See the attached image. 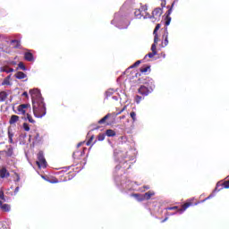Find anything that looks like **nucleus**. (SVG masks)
<instances>
[{"mask_svg":"<svg viewBox=\"0 0 229 229\" xmlns=\"http://www.w3.org/2000/svg\"><path fill=\"white\" fill-rule=\"evenodd\" d=\"M4 72L10 73V72H13V68H8L7 70H4Z\"/></svg>","mask_w":229,"mask_h":229,"instance_id":"obj_41","label":"nucleus"},{"mask_svg":"<svg viewBox=\"0 0 229 229\" xmlns=\"http://www.w3.org/2000/svg\"><path fill=\"white\" fill-rule=\"evenodd\" d=\"M140 72H142V73L148 72H148L151 71V66H150V65H148V64L143 65V66L140 67Z\"/></svg>","mask_w":229,"mask_h":229,"instance_id":"obj_17","label":"nucleus"},{"mask_svg":"<svg viewBox=\"0 0 229 229\" xmlns=\"http://www.w3.org/2000/svg\"><path fill=\"white\" fill-rule=\"evenodd\" d=\"M162 13H164V11L162 8L157 7L154 9L152 12V18L155 19V21H160V17H162Z\"/></svg>","mask_w":229,"mask_h":229,"instance_id":"obj_6","label":"nucleus"},{"mask_svg":"<svg viewBox=\"0 0 229 229\" xmlns=\"http://www.w3.org/2000/svg\"><path fill=\"white\" fill-rule=\"evenodd\" d=\"M32 100V110L35 117L40 118L46 115V104L38 89L30 90Z\"/></svg>","mask_w":229,"mask_h":229,"instance_id":"obj_1","label":"nucleus"},{"mask_svg":"<svg viewBox=\"0 0 229 229\" xmlns=\"http://www.w3.org/2000/svg\"><path fill=\"white\" fill-rule=\"evenodd\" d=\"M28 108H31V105L21 104V105L18 106V107H17L18 114L20 115H26V110H28Z\"/></svg>","mask_w":229,"mask_h":229,"instance_id":"obj_5","label":"nucleus"},{"mask_svg":"<svg viewBox=\"0 0 229 229\" xmlns=\"http://www.w3.org/2000/svg\"><path fill=\"white\" fill-rule=\"evenodd\" d=\"M158 30H160V23L157 24L154 31H153V35H154V38H155V42H158L160 39L158 38Z\"/></svg>","mask_w":229,"mask_h":229,"instance_id":"obj_11","label":"nucleus"},{"mask_svg":"<svg viewBox=\"0 0 229 229\" xmlns=\"http://www.w3.org/2000/svg\"><path fill=\"white\" fill-rule=\"evenodd\" d=\"M6 98H8V93L5 91L0 92V103H3V101H6Z\"/></svg>","mask_w":229,"mask_h":229,"instance_id":"obj_18","label":"nucleus"},{"mask_svg":"<svg viewBox=\"0 0 229 229\" xmlns=\"http://www.w3.org/2000/svg\"><path fill=\"white\" fill-rule=\"evenodd\" d=\"M15 176L17 177L15 182H21V176L19 175V174L15 173Z\"/></svg>","mask_w":229,"mask_h":229,"instance_id":"obj_42","label":"nucleus"},{"mask_svg":"<svg viewBox=\"0 0 229 229\" xmlns=\"http://www.w3.org/2000/svg\"><path fill=\"white\" fill-rule=\"evenodd\" d=\"M168 37H169V32L167 31V27H166V28H165V30H164L163 40H162V43H161V47H166V46L169 45Z\"/></svg>","mask_w":229,"mask_h":229,"instance_id":"obj_7","label":"nucleus"},{"mask_svg":"<svg viewBox=\"0 0 229 229\" xmlns=\"http://www.w3.org/2000/svg\"><path fill=\"white\" fill-rule=\"evenodd\" d=\"M11 44H15L14 49H21V41L20 40L13 39V40H11Z\"/></svg>","mask_w":229,"mask_h":229,"instance_id":"obj_19","label":"nucleus"},{"mask_svg":"<svg viewBox=\"0 0 229 229\" xmlns=\"http://www.w3.org/2000/svg\"><path fill=\"white\" fill-rule=\"evenodd\" d=\"M78 155L80 157H81V155H83V151L77 150V151L73 152L72 157L76 160V158H78Z\"/></svg>","mask_w":229,"mask_h":229,"instance_id":"obj_27","label":"nucleus"},{"mask_svg":"<svg viewBox=\"0 0 229 229\" xmlns=\"http://www.w3.org/2000/svg\"><path fill=\"white\" fill-rule=\"evenodd\" d=\"M167 217H165V219H163L162 221H161V223H165V221H167Z\"/></svg>","mask_w":229,"mask_h":229,"instance_id":"obj_49","label":"nucleus"},{"mask_svg":"<svg viewBox=\"0 0 229 229\" xmlns=\"http://www.w3.org/2000/svg\"><path fill=\"white\" fill-rule=\"evenodd\" d=\"M161 6L164 8V6H165V1H163L162 3H161Z\"/></svg>","mask_w":229,"mask_h":229,"instance_id":"obj_48","label":"nucleus"},{"mask_svg":"<svg viewBox=\"0 0 229 229\" xmlns=\"http://www.w3.org/2000/svg\"><path fill=\"white\" fill-rule=\"evenodd\" d=\"M0 199H3V201H6V199H4V191H0Z\"/></svg>","mask_w":229,"mask_h":229,"instance_id":"obj_39","label":"nucleus"},{"mask_svg":"<svg viewBox=\"0 0 229 229\" xmlns=\"http://www.w3.org/2000/svg\"><path fill=\"white\" fill-rule=\"evenodd\" d=\"M23 130L25 131H30V124H28L27 123H23Z\"/></svg>","mask_w":229,"mask_h":229,"instance_id":"obj_37","label":"nucleus"},{"mask_svg":"<svg viewBox=\"0 0 229 229\" xmlns=\"http://www.w3.org/2000/svg\"><path fill=\"white\" fill-rule=\"evenodd\" d=\"M124 110H126V106H124L123 107V109L119 113L116 114V115H120V114H123V112H124Z\"/></svg>","mask_w":229,"mask_h":229,"instance_id":"obj_43","label":"nucleus"},{"mask_svg":"<svg viewBox=\"0 0 229 229\" xmlns=\"http://www.w3.org/2000/svg\"><path fill=\"white\" fill-rule=\"evenodd\" d=\"M106 137V134H105V133H100V134H98V140L101 142V141H103V140H105V138Z\"/></svg>","mask_w":229,"mask_h":229,"instance_id":"obj_30","label":"nucleus"},{"mask_svg":"<svg viewBox=\"0 0 229 229\" xmlns=\"http://www.w3.org/2000/svg\"><path fill=\"white\" fill-rule=\"evenodd\" d=\"M130 115H131V117L133 122L137 121V118H136L137 117V114H135L134 111L131 112Z\"/></svg>","mask_w":229,"mask_h":229,"instance_id":"obj_35","label":"nucleus"},{"mask_svg":"<svg viewBox=\"0 0 229 229\" xmlns=\"http://www.w3.org/2000/svg\"><path fill=\"white\" fill-rule=\"evenodd\" d=\"M153 90H155V84L153 82H150L145 83V85H141L139 88L138 92L140 94V96L146 97L149 96V94H151Z\"/></svg>","mask_w":229,"mask_h":229,"instance_id":"obj_2","label":"nucleus"},{"mask_svg":"<svg viewBox=\"0 0 229 229\" xmlns=\"http://www.w3.org/2000/svg\"><path fill=\"white\" fill-rule=\"evenodd\" d=\"M24 59L27 61V62H33V60H35V57H33V54L30 53V52H26L24 54Z\"/></svg>","mask_w":229,"mask_h":229,"instance_id":"obj_13","label":"nucleus"},{"mask_svg":"<svg viewBox=\"0 0 229 229\" xmlns=\"http://www.w3.org/2000/svg\"><path fill=\"white\" fill-rule=\"evenodd\" d=\"M173 6H174V2L172 4L171 7L166 12V17H165V26H169V24H171V16L170 15L173 13Z\"/></svg>","mask_w":229,"mask_h":229,"instance_id":"obj_9","label":"nucleus"},{"mask_svg":"<svg viewBox=\"0 0 229 229\" xmlns=\"http://www.w3.org/2000/svg\"><path fill=\"white\" fill-rule=\"evenodd\" d=\"M19 121V116L18 115H15V114H13L11 116V119L9 121L10 124H15V123H17Z\"/></svg>","mask_w":229,"mask_h":229,"instance_id":"obj_21","label":"nucleus"},{"mask_svg":"<svg viewBox=\"0 0 229 229\" xmlns=\"http://www.w3.org/2000/svg\"><path fill=\"white\" fill-rule=\"evenodd\" d=\"M210 198H214V193H211L208 198L204 199V201H207V199H210Z\"/></svg>","mask_w":229,"mask_h":229,"instance_id":"obj_45","label":"nucleus"},{"mask_svg":"<svg viewBox=\"0 0 229 229\" xmlns=\"http://www.w3.org/2000/svg\"><path fill=\"white\" fill-rule=\"evenodd\" d=\"M142 99H144V98H142L141 96L137 95L135 97V103H137L139 105V103H140V101H142Z\"/></svg>","mask_w":229,"mask_h":229,"instance_id":"obj_34","label":"nucleus"},{"mask_svg":"<svg viewBox=\"0 0 229 229\" xmlns=\"http://www.w3.org/2000/svg\"><path fill=\"white\" fill-rule=\"evenodd\" d=\"M92 140H94V135H92L89 140L86 142V146H90L92 144Z\"/></svg>","mask_w":229,"mask_h":229,"instance_id":"obj_38","label":"nucleus"},{"mask_svg":"<svg viewBox=\"0 0 229 229\" xmlns=\"http://www.w3.org/2000/svg\"><path fill=\"white\" fill-rule=\"evenodd\" d=\"M125 115L120 116V119H125Z\"/></svg>","mask_w":229,"mask_h":229,"instance_id":"obj_50","label":"nucleus"},{"mask_svg":"<svg viewBox=\"0 0 229 229\" xmlns=\"http://www.w3.org/2000/svg\"><path fill=\"white\" fill-rule=\"evenodd\" d=\"M27 119H28L29 123L35 124V120H33V117H31L30 114H27Z\"/></svg>","mask_w":229,"mask_h":229,"instance_id":"obj_36","label":"nucleus"},{"mask_svg":"<svg viewBox=\"0 0 229 229\" xmlns=\"http://www.w3.org/2000/svg\"><path fill=\"white\" fill-rule=\"evenodd\" d=\"M34 139L35 142H40V140H42V137H40V134L38 132H36Z\"/></svg>","mask_w":229,"mask_h":229,"instance_id":"obj_29","label":"nucleus"},{"mask_svg":"<svg viewBox=\"0 0 229 229\" xmlns=\"http://www.w3.org/2000/svg\"><path fill=\"white\" fill-rule=\"evenodd\" d=\"M111 116L112 114H106L102 119L98 121V124H106V120L110 119Z\"/></svg>","mask_w":229,"mask_h":229,"instance_id":"obj_15","label":"nucleus"},{"mask_svg":"<svg viewBox=\"0 0 229 229\" xmlns=\"http://www.w3.org/2000/svg\"><path fill=\"white\" fill-rule=\"evenodd\" d=\"M1 133H3V128H0V137H1Z\"/></svg>","mask_w":229,"mask_h":229,"instance_id":"obj_51","label":"nucleus"},{"mask_svg":"<svg viewBox=\"0 0 229 229\" xmlns=\"http://www.w3.org/2000/svg\"><path fill=\"white\" fill-rule=\"evenodd\" d=\"M0 178H10V172L4 166L0 168Z\"/></svg>","mask_w":229,"mask_h":229,"instance_id":"obj_10","label":"nucleus"},{"mask_svg":"<svg viewBox=\"0 0 229 229\" xmlns=\"http://www.w3.org/2000/svg\"><path fill=\"white\" fill-rule=\"evenodd\" d=\"M157 54H155V52H152V53H148L147 55V56H148V58H153Z\"/></svg>","mask_w":229,"mask_h":229,"instance_id":"obj_40","label":"nucleus"},{"mask_svg":"<svg viewBox=\"0 0 229 229\" xmlns=\"http://www.w3.org/2000/svg\"><path fill=\"white\" fill-rule=\"evenodd\" d=\"M106 135L107 137H115V132H114V130L109 129V130H106Z\"/></svg>","mask_w":229,"mask_h":229,"instance_id":"obj_25","label":"nucleus"},{"mask_svg":"<svg viewBox=\"0 0 229 229\" xmlns=\"http://www.w3.org/2000/svg\"><path fill=\"white\" fill-rule=\"evenodd\" d=\"M36 164L39 169H46L47 167V161H46V157H44V152L40 150L38 153V160Z\"/></svg>","mask_w":229,"mask_h":229,"instance_id":"obj_3","label":"nucleus"},{"mask_svg":"<svg viewBox=\"0 0 229 229\" xmlns=\"http://www.w3.org/2000/svg\"><path fill=\"white\" fill-rule=\"evenodd\" d=\"M142 62L140 60L136 61L132 65H131V69H134V67H139Z\"/></svg>","mask_w":229,"mask_h":229,"instance_id":"obj_31","label":"nucleus"},{"mask_svg":"<svg viewBox=\"0 0 229 229\" xmlns=\"http://www.w3.org/2000/svg\"><path fill=\"white\" fill-rule=\"evenodd\" d=\"M107 125L110 124L109 123H106Z\"/></svg>","mask_w":229,"mask_h":229,"instance_id":"obj_54","label":"nucleus"},{"mask_svg":"<svg viewBox=\"0 0 229 229\" xmlns=\"http://www.w3.org/2000/svg\"><path fill=\"white\" fill-rule=\"evenodd\" d=\"M194 205L191 201H187L182 206V208H178V206H174L170 208H166V210H178L179 214H183L189 207H194Z\"/></svg>","mask_w":229,"mask_h":229,"instance_id":"obj_4","label":"nucleus"},{"mask_svg":"<svg viewBox=\"0 0 229 229\" xmlns=\"http://www.w3.org/2000/svg\"><path fill=\"white\" fill-rule=\"evenodd\" d=\"M221 189H229V180L225 181L224 182H217L215 192H219Z\"/></svg>","mask_w":229,"mask_h":229,"instance_id":"obj_8","label":"nucleus"},{"mask_svg":"<svg viewBox=\"0 0 229 229\" xmlns=\"http://www.w3.org/2000/svg\"><path fill=\"white\" fill-rule=\"evenodd\" d=\"M157 44H158V42H155V38H154V44L151 46V51L156 55H157Z\"/></svg>","mask_w":229,"mask_h":229,"instance_id":"obj_28","label":"nucleus"},{"mask_svg":"<svg viewBox=\"0 0 229 229\" xmlns=\"http://www.w3.org/2000/svg\"><path fill=\"white\" fill-rule=\"evenodd\" d=\"M0 208L3 212H10L11 207L8 204H3V201L0 200Z\"/></svg>","mask_w":229,"mask_h":229,"instance_id":"obj_14","label":"nucleus"},{"mask_svg":"<svg viewBox=\"0 0 229 229\" xmlns=\"http://www.w3.org/2000/svg\"><path fill=\"white\" fill-rule=\"evenodd\" d=\"M99 125L95 126L93 129H91V131H94V130H99Z\"/></svg>","mask_w":229,"mask_h":229,"instance_id":"obj_46","label":"nucleus"},{"mask_svg":"<svg viewBox=\"0 0 229 229\" xmlns=\"http://www.w3.org/2000/svg\"><path fill=\"white\" fill-rule=\"evenodd\" d=\"M4 155H7V157H10L12 155V150L9 149L8 152L5 150H1L0 151V160H1V157H4Z\"/></svg>","mask_w":229,"mask_h":229,"instance_id":"obj_26","label":"nucleus"},{"mask_svg":"<svg viewBox=\"0 0 229 229\" xmlns=\"http://www.w3.org/2000/svg\"><path fill=\"white\" fill-rule=\"evenodd\" d=\"M15 78H17V80H24V78H26V73L22 72H18L15 74Z\"/></svg>","mask_w":229,"mask_h":229,"instance_id":"obj_20","label":"nucleus"},{"mask_svg":"<svg viewBox=\"0 0 229 229\" xmlns=\"http://www.w3.org/2000/svg\"><path fill=\"white\" fill-rule=\"evenodd\" d=\"M74 178V173L69 172L68 174H65L64 182H69V180H72Z\"/></svg>","mask_w":229,"mask_h":229,"instance_id":"obj_16","label":"nucleus"},{"mask_svg":"<svg viewBox=\"0 0 229 229\" xmlns=\"http://www.w3.org/2000/svg\"><path fill=\"white\" fill-rule=\"evenodd\" d=\"M134 17L136 19H142V12L140 9L135 10Z\"/></svg>","mask_w":229,"mask_h":229,"instance_id":"obj_23","label":"nucleus"},{"mask_svg":"<svg viewBox=\"0 0 229 229\" xmlns=\"http://www.w3.org/2000/svg\"><path fill=\"white\" fill-rule=\"evenodd\" d=\"M18 67H19V69H21V71H26V65H24V63H22V62H20V63L18 64Z\"/></svg>","mask_w":229,"mask_h":229,"instance_id":"obj_33","label":"nucleus"},{"mask_svg":"<svg viewBox=\"0 0 229 229\" xmlns=\"http://www.w3.org/2000/svg\"><path fill=\"white\" fill-rule=\"evenodd\" d=\"M133 198H135L138 201H144V199H142L144 194H140V193H134L132 194Z\"/></svg>","mask_w":229,"mask_h":229,"instance_id":"obj_24","label":"nucleus"},{"mask_svg":"<svg viewBox=\"0 0 229 229\" xmlns=\"http://www.w3.org/2000/svg\"><path fill=\"white\" fill-rule=\"evenodd\" d=\"M43 179L47 180L46 177H43Z\"/></svg>","mask_w":229,"mask_h":229,"instance_id":"obj_53","label":"nucleus"},{"mask_svg":"<svg viewBox=\"0 0 229 229\" xmlns=\"http://www.w3.org/2000/svg\"><path fill=\"white\" fill-rule=\"evenodd\" d=\"M152 196H155V192L149 191H147L145 194H143L141 199H144V201H145V199L148 200V199H151Z\"/></svg>","mask_w":229,"mask_h":229,"instance_id":"obj_12","label":"nucleus"},{"mask_svg":"<svg viewBox=\"0 0 229 229\" xmlns=\"http://www.w3.org/2000/svg\"><path fill=\"white\" fill-rule=\"evenodd\" d=\"M13 131L12 130H8V139H9V144H13Z\"/></svg>","mask_w":229,"mask_h":229,"instance_id":"obj_22","label":"nucleus"},{"mask_svg":"<svg viewBox=\"0 0 229 229\" xmlns=\"http://www.w3.org/2000/svg\"><path fill=\"white\" fill-rule=\"evenodd\" d=\"M43 179L47 180L46 177H43Z\"/></svg>","mask_w":229,"mask_h":229,"instance_id":"obj_52","label":"nucleus"},{"mask_svg":"<svg viewBox=\"0 0 229 229\" xmlns=\"http://www.w3.org/2000/svg\"><path fill=\"white\" fill-rule=\"evenodd\" d=\"M49 183H58V180L56 178H47L46 179Z\"/></svg>","mask_w":229,"mask_h":229,"instance_id":"obj_32","label":"nucleus"},{"mask_svg":"<svg viewBox=\"0 0 229 229\" xmlns=\"http://www.w3.org/2000/svg\"><path fill=\"white\" fill-rule=\"evenodd\" d=\"M19 191H20V188H19V186H17V187L15 188V190H14V196L17 195V193L19 192Z\"/></svg>","mask_w":229,"mask_h":229,"instance_id":"obj_44","label":"nucleus"},{"mask_svg":"<svg viewBox=\"0 0 229 229\" xmlns=\"http://www.w3.org/2000/svg\"><path fill=\"white\" fill-rule=\"evenodd\" d=\"M22 96H24L25 98H28V92H26V91L23 92V93H22Z\"/></svg>","mask_w":229,"mask_h":229,"instance_id":"obj_47","label":"nucleus"}]
</instances>
